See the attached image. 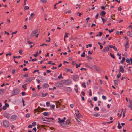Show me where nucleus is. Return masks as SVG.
<instances>
[{"instance_id":"39","label":"nucleus","mask_w":132,"mask_h":132,"mask_svg":"<svg viewBox=\"0 0 132 132\" xmlns=\"http://www.w3.org/2000/svg\"><path fill=\"white\" fill-rule=\"evenodd\" d=\"M128 107L131 110H132V105L129 104L128 105Z\"/></svg>"},{"instance_id":"7","label":"nucleus","mask_w":132,"mask_h":132,"mask_svg":"<svg viewBox=\"0 0 132 132\" xmlns=\"http://www.w3.org/2000/svg\"><path fill=\"white\" fill-rule=\"evenodd\" d=\"M19 90L18 89H15L12 92V95H14L18 94L19 92Z\"/></svg>"},{"instance_id":"9","label":"nucleus","mask_w":132,"mask_h":132,"mask_svg":"<svg viewBox=\"0 0 132 132\" xmlns=\"http://www.w3.org/2000/svg\"><path fill=\"white\" fill-rule=\"evenodd\" d=\"M55 86L58 87H61L63 86V84L60 82H58L55 84Z\"/></svg>"},{"instance_id":"64","label":"nucleus","mask_w":132,"mask_h":132,"mask_svg":"<svg viewBox=\"0 0 132 132\" xmlns=\"http://www.w3.org/2000/svg\"><path fill=\"white\" fill-rule=\"evenodd\" d=\"M103 34V33L101 32H99V36H101Z\"/></svg>"},{"instance_id":"63","label":"nucleus","mask_w":132,"mask_h":132,"mask_svg":"<svg viewBox=\"0 0 132 132\" xmlns=\"http://www.w3.org/2000/svg\"><path fill=\"white\" fill-rule=\"evenodd\" d=\"M71 10H69L66 12L67 13H71Z\"/></svg>"},{"instance_id":"2","label":"nucleus","mask_w":132,"mask_h":132,"mask_svg":"<svg viewBox=\"0 0 132 132\" xmlns=\"http://www.w3.org/2000/svg\"><path fill=\"white\" fill-rule=\"evenodd\" d=\"M38 31V30L37 29L32 31L30 35V36L31 37H33L35 36L36 38H37L38 37L39 34Z\"/></svg>"},{"instance_id":"56","label":"nucleus","mask_w":132,"mask_h":132,"mask_svg":"<svg viewBox=\"0 0 132 132\" xmlns=\"http://www.w3.org/2000/svg\"><path fill=\"white\" fill-rule=\"evenodd\" d=\"M114 30V29H112L111 30H109L108 31L109 33H111V32H112Z\"/></svg>"},{"instance_id":"1","label":"nucleus","mask_w":132,"mask_h":132,"mask_svg":"<svg viewBox=\"0 0 132 132\" xmlns=\"http://www.w3.org/2000/svg\"><path fill=\"white\" fill-rule=\"evenodd\" d=\"M66 119V117H64L63 119H61L60 118H58L57 119L58 123L61 126L66 127V125L64 123Z\"/></svg>"},{"instance_id":"45","label":"nucleus","mask_w":132,"mask_h":132,"mask_svg":"<svg viewBox=\"0 0 132 132\" xmlns=\"http://www.w3.org/2000/svg\"><path fill=\"white\" fill-rule=\"evenodd\" d=\"M94 116L95 117H98L100 116V114L98 113H95L94 114Z\"/></svg>"},{"instance_id":"34","label":"nucleus","mask_w":132,"mask_h":132,"mask_svg":"<svg viewBox=\"0 0 132 132\" xmlns=\"http://www.w3.org/2000/svg\"><path fill=\"white\" fill-rule=\"evenodd\" d=\"M50 103L49 102H46V105L48 107L50 106Z\"/></svg>"},{"instance_id":"58","label":"nucleus","mask_w":132,"mask_h":132,"mask_svg":"<svg viewBox=\"0 0 132 132\" xmlns=\"http://www.w3.org/2000/svg\"><path fill=\"white\" fill-rule=\"evenodd\" d=\"M22 96H24L26 95L25 92H22Z\"/></svg>"},{"instance_id":"18","label":"nucleus","mask_w":132,"mask_h":132,"mask_svg":"<svg viewBox=\"0 0 132 132\" xmlns=\"http://www.w3.org/2000/svg\"><path fill=\"white\" fill-rule=\"evenodd\" d=\"M127 34L128 36L132 37V31H128L127 32Z\"/></svg>"},{"instance_id":"12","label":"nucleus","mask_w":132,"mask_h":132,"mask_svg":"<svg viewBox=\"0 0 132 132\" xmlns=\"http://www.w3.org/2000/svg\"><path fill=\"white\" fill-rule=\"evenodd\" d=\"M73 79L74 81H77L79 79V77L76 75H74L73 76Z\"/></svg>"},{"instance_id":"10","label":"nucleus","mask_w":132,"mask_h":132,"mask_svg":"<svg viewBox=\"0 0 132 132\" xmlns=\"http://www.w3.org/2000/svg\"><path fill=\"white\" fill-rule=\"evenodd\" d=\"M109 47H104L102 50L103 52L104 53H106L109 51Z\"/></svg>"},{"instance_id":"6","label":"nucleus","mask_w":132,"mask_h":132,"mask_svg":"<svg viewBox=\"0 0 132 132\" xmlns=\"http://www.w3.org/2000/svg\"><path fill=\"white\" fill-rule=\"evenodd\" d=\"M61 100H60L59 101H55L56 107L57 108H58L61 105Z\"/></svg>"},{"instance_id":"44","label":"nucleus","mask_w":132,"mask_h":132,"mask_svg":"<svg viewBox=\"0 0 132 132\" xmlns=\"http://www.w3.org/2000/svg\"><path fill=\"white\" fill-rule=\"evenodd\" d=\"M36 123V122H34L32 123L31 124L33 126H35Z\"/></svg>"},{"instance_id":"19","label":"nucleus","mask_w":132,"mask_h":132,"mask_svg":"<svg viewBox=\"0 0 132 132\" xmlns=\"http://www.w3.org/2000/svg\"><path fill=\"white\" fill-rule=\"evenodd\" d=\"M106 14L105 12L104 11H102L100 13L101 16H104Z\"/></svg>"},{"instance_id":"32","label":"nucleus","mask_w":132,"mask_h":132,"mask_svg":"<svg viewBox=\"0 0 132 132\" xmlns=\"http://www.w3.org/2000/svg\"><path fill=\"white\" fill-rule=\"evenodd\" d=\"M58 78L59 79L61 78H63V77H62V74H60L58 77Z\"/></svg>"},{"instance_id":"33","label":"nucleus","mask_w":132,"mask_h":132,"mask_svg":"<svg viewBox=\"0 0 132 132\" xmlns=\"http://www.w3.org/2000/svg\"><path fill=\"white\" fill-rule=\"evenodd\" d=\"M96 71H97L98 72L101 73V70L99 68H97Z\"/></svg>"},{"instance_id":"50","label":"nucleus","mask_w":132,"mask_h":132,"mask_svg":"<svg viewBox=\"0 0 132 132\" xmlns=\"http://www.w3.org/2000/svg\"><path fill=\"white\" fill-rule=\"evenodd\" d=\"M58 4V3H55L54 5V8L55 9H56L57 8V7H56V5Z\"/></svg>"},{"instance_id":"22","label":"nucleus","mask_w":132,"mask_h":132,"mask_svg":"<svg viewBox=\"0 0 132 132\" xmlns=\"http://www.w3.org/2000/svg\"><path fill=\"white\" fill-rule=\"evenodd\" d=\"M5 92L4 89H0V94H4Z\"/></svg>"},{"instance_id":"59","label":"nucleus","mask_w":132,"mask_h":132,"mask_svg":"<svg viewBox=\"0 0 132 132\" xmlns=\"http://www.w3.org/2000/svg\"><path fill=\"white\" fill-rule=\"evenodd\" d=\"M36 71H37L38 72V73L39 74V70H34L33 73H34L35 72H36Z\"/></svg>"},{"instance_id":"15","label":"nucleus","mask_w":132,"mask_h":132,"mask_svg":"<svg viewBox=\"0 0 132 132\" xmlns=\"http://www.w3.org/2000/svg\"><path fill=\"white\" fill-rule=\"evenodd\" d=\"M4 116L6 118L9 119L10 117V114L6 112H5L4 114Z\"/></svg>"},{"instance_id":"30","label":"nucleus","mask_w":132,"mask_h":132,"mask_svg":"<svg viewBox=\"0 0 132 132\" xmlns=\"http://www.w3.org/2000/svg\"><path fill=\"white\" fill-rule=\"evenodd\" d=\"M27 85V84H25L24 85L22 86V87L23 88H24L25 89H26L27 88L26 87Z\"/></svg>"},{"instance_id":"54","label":"nucleus","mask_w":132,"mask_h":132,"mask_svg":"<svg viewBox=\"0 0 132 132\" xmlns=\"http://www.w3.org/2000/svg\"><path fill=\"white\" fill-rule=\"evenodd\" d=\"M122 10V8L121 7H119L118 8V10L119 11H121Z\"/></svg>"},{"instance_id":"43","label":"nucleus","mask_w":132,"mask_h":132,"mask_svg":"<svg viewBox=\"0 0 132 132\" xmlns=\"http://www.w3.org/2000/svg\"><path fill=\"white\" fill-rule=\"evenodd\" d=\"M16 70L15 69H14L12 70V73L13 74H15V73Z\"/></svg>"},{"instance_id":"13","label":"nucleus","mask_w":132,"mask_h":132,"mask_svg":"<svg viewBox=\"0 0 132 132\" xmlns=\"http://www.w3.org/2000/svg\"><path fill=\"white\" fill-rule=\"evenodd\" d=\"M124 46L125 47V50L126 51L128 48L129 46V43H126L124 44Z\"/></svg>"},{"instance_id":"49","label":"nucleus","mask_w":132,"mask_h":132,"mask_svg":"<svg viewBox=\"0 0 132 132\" xmlns=\"http://www.w3.org/2000/svg\"><path fill=\"white\" fill-rule=\"evenodd\" d=\"M30 115L29 114V113L27 114L26 115V117L27 118H28V117H30Z\"/></svg>"},{"instance_id":"23","label":"nucleus","mask_w":132,"mask_h":132,"mask_svg":"<svg viewBox=\"0 0 132 132\" xmlns=\"http://www.w3.org/2000/svg\"><path fill=\"white\" fill-rule=\"evenodd\" d=\"M48 95V93H46L45 94H44L43 93H42V96L41 97H45Z\"/></svg>"},{"instance_id":"27","label":"nucleus","mask_w":132,"mask_h":132,"mask_svg":"<svg viewBox=\"0 0 132 132\" xmlns=\"http://www.w3.org/2000/svg\"><path fill=\"white\" fill-rule=\"evenodd\" d=\"M117 127L119 129H120L121 128V127L120 125V124L119 123H118V126Z\"/></svg>"},{"instance_id":"36","label":"nucleus","mask_w":132,"mask_h":132,"mask_svg":"<svg viewBox=\"0 0 132 132\" xmlns=\"http://www.w3.org/2000/svg\"><path fill=\"white\" fill-rule=\"evenodd\" d=\"M29 7L28 6H25L24 8V9L25 10H28L29 9Z\"/></svg>"},{"instance_id":"5","label":"nucleus","mask_w":132,"mask_h":132,"mask_svg":"<svg viewBox=\"0 0 132 132\" xmlns=\"http://www.w3.org/2000/svg\"><path fill=\"white\" fill-rule=\"evenodd\" d=\"M3 124L4 127H7L9 125V123L8 121L6 120H4L3 121Z\"/></svg>"},{"instance_id":"47","label":"nucleus","mask_w":132,"mask_h":132,"mask_svg":"<svg viewBox=\"0 0 132 132\" xmlns=\"http://www.w3.org/2000/svg\"><path fill=\"white\" fill-rule=\"evenodd\" d=\"M81 65V63H79V65H78L77 64H76V67L77 68L78 67H79Z\"/></svg>"},{"instance_id":"20","label":"nucleus","mask_w":132,"mask_h":132,"mask_svg":"<svg viewBox=\"0 0 132 132\" xmlns=\"http://www.w3.org/2000/svg\"><path fill=\"white\" fill-rule=\"evenodd\" d=\"M65 89L67 91L69 92H70L72 90V89L70 87H67L65 88Z\"/></svg>"},{"instance_id":"17","label":"nucleus","mask_w":132,"mask_h":132,"mask_svg":"<svg viewBox=\"0 0 132 132\" xmlns=\"http://www.w3.org/2000/svg\"><path fill=\"white\" fill-rule=\"evenodd\" d=\"M49 85L48 84H45L43 85V88H45L48 87H49Z\"/></svg>"},{"instance_id":"4","label":"nucleus","mask_w":132,"mask_h":132,"mask_svg":"<svg viewBox=\"0 0 132 132\" xmlns=\"http://www.w3.org/2000/svg\"><path fill=\"white\" fill-rule=\"evenodd\" d=\"M75 114L77 116L76 117L81 118L82 116L78 110H76L75 111Z\"/></svg>"},{"instance_id":"29","label":"nucleus","mask_w":132,"mask_h":132,"mask_svg":"<svg viewBox=\"0 0 132 132\" xmlns=\"http://www.w3.org/2000/svg\"><path fill=\"white\" fill-rule=\"evenodd\" d=\"M121 73H119L117 75L116 77L117 78H119L121 76Z\"/></svg>"},{"instance_id":"16","label":"nucleus","mask_w":132,"mask_h":132,"mask_svg":"<svg viewBox=\"0 0 132 132\" xmlns=\"http://www.w3.org/2000/svg\"><path fill=\"white\" fill-rule=\"evenodd\" d=\"M120 70L119 72H121L122 73H123L124 72V69L121 66H120L119 67Z\"/></svg>"},{"instance_id":"40","label":"nucleus","mask_w":132,"mask_h":132,"mask_svg":"<svg viewBox=\"0 0 132 132\" xmlns=\"http://www.w3.org/2000/svg\"><path fill=\"white\" fill-rule=\"evenodd\" d=\"M102 98L103 100H105L106 99V97L104 95H103L102 96Z\"/></svg>"},{"instance_id":"46","label":"nucleus","mask_w":132,"mask_h":132,"mask_svg":"<svg viewBox=\"0 0 132 132\" xmlns=\"http://www.w3.org/2000/svg\"><path fill=\"white\" fill-rule=\"evenodd\" d=\"M28 43H29V44H33V42H30V41L28 40L27 41Z\"/></svg>"},{"instance_id":"62","label":"nucleus","mask_w":132,"mask_h":132,"mask_svg":"<svg viewBox=\"0 0 132 132\" xmlns=\"http://www.w3.org/2000/svg\"><path fill=\"white\" fill-rule=\"evenodd\" d=\"M24 76L25 77H28V74H26L24 75Z\"/></svg>"},{"instance_id":"61","label":"nucleus","mask_w":132,"mask_h":132,"mask_svg":"<svg viewBox=\"0 0 132 132\" xmlns=\"http://www.w3.org/2000/svg\"><path fill=\"white\" fill-rule=\"evenodd\" d=\"M70 106L71 108H73V104H71L70 105Z\"/></svg>"},{"instance_id":"52","label":"nucleus","mask_w":132,"mask_h":132,"mask_svg":"<svg viewBox=\"0 0 132 132\" xmlns=\"http://www.w3.org/2000/svg\"><path fill=\"white\" fill-rule=\"evenodd\" d=\"M50 106L51 108L52 109H54L55 107V106L54 105H51Z\"/></svg>"},{"instance_id":"51","label":"nucleus","mask_w":132,"mask_h":132,"mask_svg":"<svg viewBox=\"0 0 132 132\" xmlns=\"http://www.w3.org/2000/svg\"><path fill=\"white\" fill-rule=\"evenodd\" d=\"M97 66L96 65H94L92 67V69H94V70L96 68Z\"/></svg>"},{"instance_id":"37","label":"nucleus","mask_w":132,"mask_h":132,"mask_svg":"<svg viewBox=\"0 0 132 132\" xmlns=\"http://www.w3.org/2000/svg\"><path fill=\"white\" fill-rule=\"evenodd\" d=\"M101 18L102 19V20L103 22V24H104V22L105 21H106V20H105V19H104L102 17H101Z\"/></svg>"},{"instance_id":"11","label":"nucleus","mask_w":132,"mask_h":132,"mask_svg":"<svg viewBox=\"0 0 132 132\" xmlns=\"http://www.w3.org/2000/svg\"><path fill=\"white\" fill-rule=\"evenodd\" d=\"M34 77H31L28 78L26 80V82H27L30 83L31 81L34 79Z\"/></svg>"},{"instance_id":"41","label":"nucleus","mask_w":132,"mask_h":132,"mask_svg":"<svg viewBox=\"0 0 132 132\" xmlns=\"http://www.w3.org/2000/svg\"><path fill=\"white\" fill-rule=\"evenodd\" d=\"M85 52H83L82 54L81 55V56L82 57H84L85 56Z\"/></svg>"},{"instance_id":"24","label":"nucleus","mask_w":132,"mask_h":132,"mask_svg":"<svg viewBox=\"0 0 132 132\" xmlns=\"http://www.w3.org/2000/svg\"><path fill=\"white\" fill-rule=\"evenodd\" d=\"M71 70V69L68 68H65V71L66 72H70Z\"/></svg>"},{"instance_id":"8","label":"nucleus","mask_w":132,"mask_h":132,"mask_svg":"<svg viewBox=\"0 0 132 132\" xmlns=\"http://www.w3.org/2000/svg\"><path fill=\"white\" fill-rule=\"evenodd\" d=\"M72 81L70 80H64V84L66 85H69L71 84V83Z\"/></svg>"},{"instance_id":"25","label":"nucleus","mask_w":132,"mask_h":132,"mask_svg":"<svg viewBox=\"0 0 132 132\" xmlns=\"http://www.w3.org/2000/svg\"><path fill=\"white\" fill-rule=\"evenodd\" d=\"M125 57H122V60L120 61L121 63H123L124 61H125Z\"/></svg>"},{"instance_id":"60","label":"nucleus","mask_w":132,"mask_h":132,"mask_svg":"<svg viewBox=\"0 0 132 132\" xmlns=\"http://www.w3.org/2000/svg\"><path fill=\"white\" fill-rule=\"evenodd\" d=\"M90 18L89 17H88L87 18H86V20L87 22H88V20L90 19Z\"/></svg>"},{"instance_id":"35","label":"nucleus","mask_w":132,"mask_h":132,"mask_svg":"<svg viewBox=\"0 0 132 132\" xmlns=\"http://www.w3.org/2000/svg\"><path fill=\"white\" fill-rule=\"evenodd\" d=\"M126 61L127 63H129L130 62V61L129 58H127L126 60Z\"/></svg>"},{"instance_id":"26","label":"nucleus","mask_w":132,"mask_h":132,"mask_svg":"<svg viewBox=\"0 0 132 132\" xmlns=\"http://www.w3.org/2000/svg\"><path fill=\"white\" fill-rule=\"evenodd\" d=\"M45 116H47L48 114V112H45L42 113Z\"/></svg>"},{"instance_id":"14","label":"nucleus","mask_w":132,"mask_h":132,"mask_svg":"<svg viewBox=\"0 0 132 132\" xmlns=\"http://www.w3.org/2000/svg\"><path fill=\"white\" fill-rule=\"evenodd\" d=\"M35 15V14L32 13H31L30 15V16L29 18V20H31L32 19L34 18V16Z\"/></svg>"},{"instance_id":"21","label":"nucleus","mask_w":132,"mask_h":132,"mask_svg":"<svg viewBox=\"0 0 132 132\" xmlns=\"http://www.w3.org/2000/svg\"><path fill=\"white\" fill-rule=\"evenodd\" d=\"M109 47H110V48H113L114 50H116L117 51L116 47L115 46H113L112 45H109Z\"/></svg>"},{"instance_id":"42","label":"nucleus","mask_w":132,"mask_h":132,"mask_svg":"<svg viewBox=\"0 0 132 132\" xmlns=\"http://www.w3.org/2000/svg\"><path fill=\"white\" fill-rule=\"evenodd\" d=\"M82 85L84 88H86V86L85 85V83L84 82L82 83Z\"/></svg>"},{"instance_id":"28","label":"nucleus","mask_w":132,"mask_h":132,"mask_svg":"<svg viewBox=\"0 0 132 132\" xmlns=\"http://www.w3.org/2000/svg\"><path fill=\"white\" fill-rule=\"evenodd\" d=\"M78 118H79L78 117H76V119L78 122V123L79 124H80L81 123V122L80 121L78 120Z\"/></svg>"},{"instance_id":"38","label":"nucleus","mask_w":132,"mask_h":132,"mask_svg":"<svg viewBox=\"0 0 132 132\" xmlns=\"http://www.w3.org/2000/svg\"><path fill=\"white\" fill-rule=\"evenodd\" d=\"M19 54L21 55L22 53V51L21 49H20L19 51Z\"/></svg>"},{"instance_id":"3","label":"nucleus","mask_w":132,"mask_h":132,"mask_svg":"<svg viewBox=\"0 0 132 132\" xmlns=\"http://www.w3.org/2000/svg\"><path fill=\"white\" fill-rule=\"evenodd\" d=\"M17 116L16 115H13L10 117L9 120L11 121H13L15 120L17 118Z\"/></svg>"},{"instance_id":"55","label":"nucleus","mask_w":132,"mask_h":132,"mask_svg":"<svg viewBox=\"0 0 132 132\" xmlns=\"http://www.w3.org/2000/svg\"><path fill=\"white\" fill-rule=\"evenodd\" d=\"M94 110H95V109H96V110H97L98 111V110H99V108H98V107H95V108H94Z\"/></svg>"},{"instance_id":"31","label":"nucleus","mask_w":132,"mask_h":132,"mask_svg":"<svg viewBox=\"0 0 132 132\" xmlns=\"http://www.w3.org/2000/svg\"><path fill=\"white\" fill-rule=\"evenodd\" d=\"M40 1L43 3H46L47 1V0H40Z\"/></svg>"},{"instance_id":"57","label":"nucleus","mask_w":132,"mask_h":132,"mask_svg":"<svg viewBox=\"0 0 132 132\" xmlns=\"http://www.w3.org/2000/svg\"><path fill=\"white\" fill-rule=\"evenodd\" d=\"M72 65H74L76 64V62L75 61H73L72 62Z\"/></svg>"},{"instance_id":"48","label":"nucleus","mask_w":132,"mask_h":132,"mask_svg":"<svg viewBox=\"0 0 132 132\" xmlns=\"http://www.w3.org/2000/svg\"><path fill=\"white\" fill-rule=\"evenodd\" d=\"M77 14L79 16H81V13H79V12H77Z\"/></svg>"},{"instance_id":"53","label":"nucleus","mask_w":132,"mask_h":132,"mask_svg":"<svg viewBox=\"0 0 132 132\" xmlns=\"http://www.w3.org/2000/svg\"><path fill=\"white\" fill-rule=\"evenodd\" d=\"M11 56V53L10 52H9V53L6 54V56H7L8 55Z\"/></svg>"}]
</instances>
